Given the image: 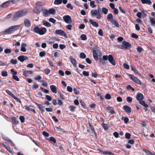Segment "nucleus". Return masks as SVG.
I'll list each match as a JSON object with an SVG mask.
<instances>
[{
    "label": "nucleus",
    "instance_id": "58836bf2",
    "mask_svg": "<svg viewBox=\"0 0 155 155\" xmlns=\"http://www.w3.org/2000/svg\"><path fill=\"white\" fill-rule=\"evenodd\" d=\"M5 53L6 54H9L12 52L11 50L9 48H6L4 50Z\"/></svg>",
    "mask_w": 155,
    "mask_h": 155
},
{
    "label": "nucleus",
    "instance_id": "864d4df0",
    "mask_svg": "<svg viewBox=\"0 0 155 155\" xmlns=\"http://www.w3.org/2000/svg\"><path fill=\"white\" fill-rule=\"evenodd\" d=\"M19 119L21 123H23L24 122L25 118L23 116H20L19 117Z\"/></svg>",
    "mask_w": 155,
    "mask_h": 155
},
{
    "label": "nucleus",
    "instance_id": "680f3d73",
    "mask_svg": "<svg viewBox=\"0 0 155 155\" xmlns=\"http://www.w3.org/2000/svg\"><path fill=\"white\" fill-rule=\"evenodd\" d=\"M41 78H42L41 77L40 75H37L36 77L35 78V79L36 80H39L41 79Z\"/></svg>",
    "mask_w": 155,
    "mask_h": 155
},
{
    "label": "nucleus",
    "instance_id": "37998d69",
    "mask_svg": "<svg viewBox=\"0 0 155 155\" xmlns=\"http://www.w3.org/2000/svg\"><path fill=\"white\" fill-rule=\"evenodd\" d=\"M70 110L72 112L74 111L76 108V107L74 106H71L69 107Z\"/></svg>",
    "mask_w": 155,
    "mask_h": 155
},
{
    "label": "nucleus",
    "instance_id": "79ce46f5",
    "mask_svg": "<svg viewBox=\"0 0 155 155\" xmlns=\"http://www.w3.org/2000/svg\"><path fill=\"white\" fill-rule=\"evenodd\" d=\"M66 7L67 8H70L71 10L73 9V7L72 6L71 4L70 3H68L67 4Z\"/></svg>",
    "mask_w": 155,
    "mask_h": 155
},
{
    "label": "nucleus",
    "instance_id": "412c9836",
    "mask_svg": "<svg viewBox=\"0 0 155 155\" xmlns=\"http://www.w3.org/2000/svg\"><path fill=\"white\" fill-rule=\"evenodd\" d=\"M26 46V44L25 43H23L21 44V51H22L25 52L26 51L25 47Z\"/></svg>",
    "mask_w": 155,
    "mask_h": 155
},
{
    "label": "nucleus",
    "instance_id": "8fccbe9b",
    "mask_svg": "<svg viewBox=\"0 0 155 155\" xmlns=\"http://www.w3.org/2000/svg\"><path fill=\"white\" fill-rule=\"evenodd\" d=\"M44 71L46 74L48 75L50 73V70L48 69L47 68L45 69L44 70Z\"/></svg>",
    "mask_w": 155,
    "mask_h": 155
},
{
    "label": "nucleus",
    "instance_id": "a18cd8bd",
    "mask_svg": "<svg viewBox=\"0 0 155 155\" xmlns=\"http://www.w3.org/2000/svg\"><path fill=\"white\" fill-rule=\"evenodd\" d=\"M17 61L16 59H12L10 61V63L13 64H15L17 63Z\"/></svg>",
    "mask_w": 155,
    "mask_h": 155
},
{
    "label": "nucleus",
    "instance_id": "a211bd4d",
    "mask_svg": "<svg viewBox=\"0 0 155 155\" xmlns=\"http://www.w3.org/2000/svg\"><path fill=\"white\" fill-rule=\"evenodd\" d=\"M13 31L11 27H10L5 29L3 32L5 33L6 34H11L12 32Z\"/></svg>",
    "mask_w": 155,
    "mask_h": 155
},
{
    "label": "nucleus",
    "instance_id": "cd10ccee",
    "mask_svg": "<svg viewBox=\"0 0 155 155\" xmlns=\"http://www.w3.org/2000/svg\"><path fill=\"white\" fill-rule=\"evenodd\" d=\"M143 150L147 155H155V154L152 153L148 150L143 149Z\"/></svg>",
    "mask_w": 155,
    "mask_h": 155
},
{
    "label": "nucleus",
    "instance_id": "2f4dec72",
    "mask_svg": "<svg viewBox=\"0 0 155 155\" xmlns=\"http://www.w3.org/2000/svg\"><path fill=\"white\" fill-rule=\"evenodd\" d=\"M62 2V0H55L54 4L56 5H58L61 4Z\"/></svg>",
    "mask_w": 155,
    "mask_h": 155
},
{
    "label": "nucleus",
    "instance_id": "f8f14e48",
    "mask_svg": "<svg viewBox=\"0 0 155 155\" xmlns=\"http://www.w3.org/2000/svg\"><path fill=\"white\" fill-rule=\"evenodd\" d=\"M89 22L94 27L97 28L99 27L98 24L95 21H94L93 20L91 19L89 20Z\"/></svg>",
    "mask_w": 155,
    "mask_h": 155
},
{
    "label": "nucleus",
    "instance_id": "4c0bfd02",
    "mask_svg": "<svg viewBox=\"0 0 155 155\" xmlns=\"http://www.w3.org/2000/svg\"><path fill=\"white\" fill-rule=\"evenodd\" d=\"M81 38L83 40H86L87 39V38L86 35L82 34L81 36Z\"/></svg>",
    "mask_w": 155,
    "mask_h": 155
},
{
    "label": "nucleus",
    "instance_id": "3c124183",
    "mask_svg": "<svg viewBox=\"0 0 155 155\" xmlns=\"http://www.w3.org/2000/svg\"><path fill=\"white\" fill-rule=\"evenodd\" d=\"M36 95L38 97H41L42 95V94L41 92L38 91L36 93Z\"/></svg>",
    "mask_w": 155,
    "mask_h": 155
},
{
    "label": "nucleus",
    "instance_id": "5fc2aeb1",
    "mask_svg": "<svg viewBox=\"0 0 155 155\" xmlns=\"http://www.w3.org/2000/svg\"><path fill=\"white\" fill-rule=\"evenodd\" d=\"M102 126L105 130H107L108 129V126L107 124L103 123Z\"/></svg>",
    "mask_w": 155,
    "mask_h": 155
},
{
    "label": "nucleus",
    "instance_id": "338daca9",
    "mask_svg": "<svg viewBox=\"0 0 155 155\" xmlns=\"http://www.w3.org/2000/svg\"><path fill=\"white\" fill-rule=\"evenodd\" d=\"M59 47L61 49H63L65 48L66 46L64 45L60 44Z\"/></svg>",
    "mask_w": 155,
    "mask_h": 155
},
{
    "label": "nucleus",
    "instance_id": "473e14b6",
    "mask_svg": "<svg viewBox=\"0 0 155 155\" xmlns=\"http://www.w3.org/2000/svg\"><path fill=\"white\" fill-rule=\"evenodd\" d=\"M2 138L5 140L9 142L12 143V141L7 136H2Z\"/></svg>",
    "mask_w": 155,
    "mask_h": 155
},
{
    "label": "nucleus",
    "instance_id": "0e129e2a",
    "mask_svg": "<svg viewBox=\"0 0 155 155\" xmlns=\"http://www.w3.org/2000/svg\"><path fill=\"white\" fill-rule=\"evenodd\" d=\"M127 142L130 144H133L134 143V140L132 139L129 140Z\"/></svg>",
    "mask_w": 155,
    "mask_h": 155
},
{
    "label": "nucleus",
    "instance_id": "4be33fe9",
    "mask_svg": "<svg viewBox=\"0 0 155 155\" xmlns=\"http://www.w3.org/2000/svg\"><path fill=\"white\" fill-rule=\"evenodd\" d=\"M142 3L143 4H148L151 5L152 4V2L150 0H140Z\"/></svg>",
    "mask_w": 155,
    "mask_h": 155
},
{
    "label": "nucleus",
    "instance_id": "49530a36",
    "mask_svg": "<svg viewBox=\"0 0 155 155\" xmlns=\"http://www.w3.org/2000/svg\"><path fill=\"white\" fill-rule=\"evenodd\" d=\"M12 120L13 123L15 124H18V121L17 120L15 117H13L12 118Z\"/></svg>",
    "mask_w": 155,
    "mask_h": 155
},
{
    "label": "nucleus",
    "instance_id": "423d86ee",
    "mask_svg": "<svg viewBox=\"0 0 155 155\" xmlns=\"http://www.w3.org/2000/svg\"><path fill=\"white\" fill-rule=\"evenodd\" d=\"M55 12V10L54 8H51L47 10L44 9L43 11V15L47 16L50 15H53Z\"/></svg>",
    "mask_w": 155,
    "mask_h": 155
},
{
    "label": "nucleus",
    "instance_id": "7ed1b4c3",
    "mask_svg": "<svg viewBox=\"0 0 155 155\" xmlns=\"http://www.w3.org/2000/svg\"><path fill=\"white\" fill-rule=\"evenodd\" d=\"M143 98V96L142 94L139 93L137 95L136 98L138 101H139V103L145 107H148V105L146 104L145 102L142 100Z\"/></svg>",
    "mask_w": 155,
    "mask_h": 155
},
{
    "label": "nucleus",
    "instance_id": "c9c22d12",
    "mask_svg": "<svg viewBox=\"0 0 155 155\" xmlns=\"http://www.w3.org/2000/svg\"><path fill=\"white\" fill-rule=\"evenodd\" d=\"M6 92L9 95H10L12 97L14 96V95L12 93L11 91L8 90H5Z\"/></svg>",
    "mask_w": 155,
    "mask_h": 155
},
{
    "label": "nucleus",
    "instance_id": "b1692460",
    "mask_svg": "<svg viewBox=\"0 0 155 155\" xmlns=\"http://www.w3.org/2000/svg\"><path fill=\"white\" fill-rule=\"evenodd\" d=\"M41 10V9L40 7H37L35 8L33 10L34 12L38 14L40 13Z\"/></svg>",
    "mask_w": 155,
    "mask_h": 155
},
{
    "label": "nucleus",
    "instance_id": "7c9ffc66",
    "mask_svg": "<svg viewBox=\"0 0 155 155\" xmlns=\"http://www.w3.org/2000/svg\"><path fill=\"white\" fill-rule=\"evenodd\" d=\"M102 12L105 15L107 14L108 12V10L105 7H103L102 8Z\"/></svg>",
    "mask_w": 155,
    "mask_h": 155
},
{
    "label": "nucleus",
    "instance_id": "6ab92c4d",
    "mask_svg": "<svg viewBox=\"0 0 155 155\" xmlns=\"http://www.w3.org/2000/svg\"><path fill=\"white\" fill-rule=\"evenodd\" d=\"M71 63L74 66L76 67L77 66L76 61L75 59L71 57H70L69 58Z\"/></svg>",
    "mask_w": 155,
    "mask_h": 155
},
{
    "label": "nucleus",
    "instance_id": "f03ea898",
    "mask_svg": "<svg viewBox=\"0 0 155 155\" xmlns=\"http://www.w3.org/2000/svg\"><path fill=\"white\" fill-rule=\"evenodd\" d=\"M33 31L35 33L40 35H42L45 34L46 32L47 29L45 27H43L40 29L38 26L36 25H34Z\"/></svg>",
    "mask_w": 155,
    "mask_h": 155
},
{
    "label": "nucleus",
    "instance_id": "a878e982",
    "mask_svg": "<svg viewBox=\"0 0 155 155\" xmlns=\"http://www.w3.org/2000/svg\"><path fill=\"white\" fill-rule=\"evenodd\" d=\"M150 21L151 22V25L152 26L155 25V19L153 18L150 17Z\"/></svg>",
    "mask_w": 155,
    "mask_h": 155
},
{
    "label": "nucleus",
    "instance_id": "bf43d9fd",
    "mask_svg": "<svg viewBox=\"0 0 155 155\" xmlns=\"http://www.w3.org/2000/svg\"><path fill=\"white\" fill-rule=\"evenodd\" d=\"M137 50L138 52L141 53L143 50V49L140 47H138L137 48Z\"/></svg>",
    "mask_w": 155,
    "mask_h": 155
},
{
    "label": "nucleus",
    "instance_id": "6e6d98bb",
    "mask_svg": "<svg viewBox=\"0 0 155 155\" xmlns=\"http://www.w3.org/2000/svg\"><path fill=\"white\" fill-rule=\"evenodd\" d=\"M89 125L91 129V130L92 132L94 133V135L96 136L97 134H96V133L95 132L94 128L92 127V126L90 124H89Z\"/></svg>",
    "mask_w": 155,
    "mask_h": 155
},
{
    "label": "nucleus",
    "instance_id": "e2e57ef3",
    "mask_svg": "<svg viewBox=\"0 0 155 155\" xmlns=\"http://www.w3.org/2000/svg\"><path fill=\"white\" fill-rule=\"evenodd\" d=\"M131 37L133 38H134L136 39L138 37V36L137 35L134 33H132L131 34Z\"/></svg>",
    "mask_w": 155,
    "mask_h": 155
},
{
    "label": "nucleus",
    "instance_id": "9b49d317",
    "mask_svg": "<svg viewBox=\"0 0 155 155\" xmlns=\"http://www.w3.org/2000/svg\"><path fill=\"white\" fill-rule=\"evenodd\" d=\"M24 23L26 27L28 28L31 25L30 21L27 19H25L24 20Z\"/></svg>",
    "mask_w": 155,
    "mask_h": 155
},
{
    "label": "nucleus",
    "instance_id": "c756f323",
    "mask_svg": "<svg viewBox=\"0 0 155 155\" xmlns=\"http://www.w3.org/2000/svg\"><path fill=\"white\" fill-rule=\"evenodd\" d=\"M95 1H91L90 2V6L92 8H94L96 7V5L95 4Z\"/></svg>",
    "mask_w": 155,
    "mask_h": 155
},
{
    "label": "nucleus",
    "instance_id": "f704fd0d",
    "mask_svg": "<svg viewBox=\"0 0 155 155\" xmlns=\"http://www.w3.org/2000/svg\"><path fill=\"white\" fill-rule=\"evenodd\" d=\"M107 109L109 111V112L112 114L115 113V111L111 109V107H108L107 108Z\"/></svg>",
    "mask_w": 155,
    "mask_h": 155
},
{
    "label": "nucleus",
    "instance_id": "6e6552de",
    "mask_svg": "<svg viewBox=\"0 0 155 155\" xmlns=\"http://www.w3.org/2000/svg\"><path fill=\"white\" fill-rule=\"evenodd\" d=\"M63 18L64 21L67 24H71L72 22V19L69 15H64Z\"/></svg>",
    "mask_w": 155,
    "mask_h": 155
},
{
    "label": "nucleus",
    "instance_id": "0eeeda50",
    "mask_svg": "<svg viewBox=\"0 0 155 155\" xmlns=\"http://www.w3.org/2000/svg\"><path fill=\"white\" fill-rule=\"evenodd\" d=\"M129 76L131 79L135 83L138 84H141V81L136 77L132 74H129Z\"/></svg>",
    "mask_w": 155,
    "mask_h": 155
},
{
    "label": "nucleus",
    "instance_id": "4d7b16f0",
    "mask_svg": "<svg viewBox=\"0 0 155 155\" xmlns=\"http://www.w3.org/2000/svg\"><path fill=\"white\" fill-rule=\"evenodd\" d=\"M45 51H41L40 52L39 55L40 57H42L45 56Z\"/></svg>",
    "mask_w": 155,
    "mask_h": 155
},
{
    "label": "nucleus",
    "instance_id": "20e7f679",
    "mask_svg": "<svg viewBox=\"0 0 155 155\" xmlns=\"http://www.w3.org/2000/svg\"><path fill=\"white\" fill-rule=\"evenodd\" d=\"M103 58L104 60L107 61V60L109 61L114 66H115L116 65L115 61L114 58V57L111 54L109 55L108 56L104 55L103 56Z\"/></svg>",
    "mask_w": 155,
    "mask_h": 155
},
{
    "label": "nucleus",
    "instance_id": "603ef678",
    "mask_svg": "<svg viewBox=\"0 0 155 155\" xmlns=\"http://www.w3.org/2000/svg\"><path fill=\"white\" fill-rule=\"evenodd\" d=\"M67 91L69 92H72V88L70 86H67Z\"/></svg>",
    "mask_w": 155,
    "mask_h": 155
},
{
    "label": "nucleus",
    "instance_id": "4468645a",
    "mask_svg": "<svg viewBox=\"0 0 155 155\" xmlns=\"http://www.w3.org/2000/svg\"><path fill=\"white\" fill-rule=\"evenodd\" d=\"M122 44V45L124 46L125 49H127L131 46V44L128 42L124 41L123 42Z\"/></svg>",
    "mask_w": 155,
    "mask_h": 155
},
{
    "label": "nucleus",
    "instance_id": "1a4fd4ad",
    "mask_svg": "<svg viewBox=\"0 0 155 155\" xmlns=\"http://www.w3.org/2000/svg\"><path fill=\"white\" fill-rule=\"evenodd\" d=\"M55 33L57 35L64 36L65 38H67L68 36L66 33L61 29L57 30L55 31Z\"/></svg>",
    "mask_w": 155,
    "mask_h": 155
},
{
    "label": "nucleus",
    "instance_id": "2eb2a0df",
    "mask_svg": "<svg viewBox=\"0 0 155 155\" xmlns=\"http://www.w3.org/2000/svg\"><path fill=\"white\" fill-rule=\"evenodd\" d=\"M50 88L53 93L55 94L57 93V88L56 86L54 85H51L50 86Z\"/></svg>",
    "mask_w": 155,
    "mask_h": 155
},
{
    "label": "nucleus",
    "instance_id": "ea45409f",
    "mask_svg": "<svg viewBox=\"0 0 155 155\" xmlns=\"http://www.w3.org/2000/svg\"><path fill=\"white\" fill-rule=\"evenodd\" d=\"M80 57L81 58L84 59L86 58V55L84 53L81 52L80 53Z\"/></svg>",
    "mask_w": 155,
    "mask_h": 155
},
{
    "label": "nucleus",
    "instance_id": "de8ad7c7",
    "mask_svg": "<svg viewBox=\"0 0 155 155\" xmlns=\"http://www.w3.org/2000/svg\"><path fill=\"white\" fill-rule=\"evenodd\" d=\"M49 21L53 23H55L56 22V20L55 19H54V18H50L49 19Z\"/></svg>",
    "mask_w": 155,
    "mask_h": 155
},
{
    "label": "nucleus",
    "instance_id": "f257e3e1",
    "mask_svg": "<svg viewBox=\"0 0 155 155\" xmlns=\"http://www.w3.org/2000/svg\"><path fill=\"white\" fill-rule=\"evenodd\" d=\"M27 12L26 9L18 11L16 12L12 17V20L14 21L17 20L20 18L25 15Z\"/></svg>",
    "mask_w": 155,
    "mask_h": 155
},
{
    "label": "nucleus",
    "instance_id": "c03bdc74",
    "mask_svg": "<svg viewBox=\"0 0 155 155\" xmlns=\"http://www.w3.org/2000/svg\"><path fill=\"white\" fill-rule=\"evenodd\" d=\"M98 34L101 36H103V32L102 29H100L98 31Z\"/></svg>",
    "mask_w": 155,
    "mask_h": 155
},
{
    "label": "nucleus",
    "instance_id": "bb28decb",
    "mask_svg": "<svg viewBox=\"0 0 155 155\" xmlns=\"http://www.w3.org/2000/svg\"><path fill=\"white\" fill-rule=\"evenodd\" d=\"M43 23L44 25L48 27H50L51 26V24L49 22L45 21H43Z\"/></svg>",
    "mask_w": 155,
    "mask_h": 155
},
{
    "label": "nucleus",
    "instance_id": "39448f33",
    "mask_svg": "<svg viewBox=\"0 0 155 155\" xmlns=\"http://www.w3.org/2000/svg\"><path fill=\"white\" fill-rule=\"evenodd\" d=\"M93 53L94 58L96 61L98 60V56L100 57L102 56V54L98 49H93Z\"/></svg>",
    "mask_w": 155,
    "mask_h": 155
},
{
    "label": "nucleus",
    "instance_id": "f3484780",
    "mask_svg": "<svg viewBox=\"0 0 155 155\" xmlns=\"http://www.w3.org/2000/svg\"><path fill=\"white\" fill-rule=\"evenodd\" d=\"M37 106H38V108L41 110V113H43L45 111V107L42 105L38 104H36Z\"/></svg>",
    "mask_w": 155,
    "mask_h": 155
},
{
    "label": "nucleus",
    "instance_id": "e433bc0d",
    "mask_svg": "<svg viewBox=\"0 0 155 155\" xmlns=\"http://www.w3.org/2000/svg\"><path fill=\"white\" fill-rule=\"evenodd\" d=\"M130 68L131 70L133 71L135 73L138 74V71L135 68L133 67L132 66H131Z\"/></svg>",
    "mask_w": 155,
    "mask_h": 155
},
{
    "label": "nucleus",
    "instance_id": "774afa93",
    "mask_svg": "<svg viewBox=\"0 0 155 155\" xmlns=\"http://www.w3.org/2000/svg\"><path fill=\"white\" fill-rule=\"evenodd\" d=\"M105 98L107 99H110L111 98V96L109 94H107L105 95Z\"/></svg>",
    "mask_w": 155,
    "mask_h": 155
},
{
    "label": "nucleus",
    "instance_id": "aec40b11",
    "mask_svg": "<svg viewBox=\"0 0 155 155\" xmlns=\"http://www.w3.org/2000/svg\"><path fill=\"white\" fill-rule=\"evenodd\" d=\"M123 109L125 110L126 112L127 113H130L131 111V108L127 106H123Z\"/></svg>",
    "mask_w": 155,
    "mask_h": 155
},
{
    "label": "nucleus",
    "instance_id": "c85d7f7f",
    "mask_svg": "<svg viewBox=\"0 0 155 155\" xmlns=\"http://www.w3.org/2000/svg\"><path fill=\"white\" fill-rule=\"evenodd\" d=\"M102 153L105 155H113V154L111 152L108 151H104Z\"/></svg>",
    "mask_w": 155,
    "mask_h": 155
},
{
    "label": "nucleus",
    "instance_id": "393cba45",
    "mask_svg": "<svg viewBox=\"0 0 155 155\" xmlns=\"http://www.w3.org/2000/svg\"><path fill=\"white\" fill-rule=\"evenodd\" d=\"M49 136H45V138L46 139H48L50 141H52L54 143H56V139L53 137H50L49 138H47Z\"/></svg>",
    "mask_w": 155,
    "mask_h": 155
},
{
    "label": "nucleus",
    "instance_id": "052dcab7",
    "mask_svg": "<svg viewBox=\"0 0 155 155\" xmlns=\"http://www.w3.org/2000/svg\"><path fill=\"white\" fill-rule=\"evenodd\" d=\"M124 67V68L127 69H129V65L126 63H124L123 64Z\"/></svg>",
    "mask_w": 155,
    "mask_h": 155
},
{
    "label": "nucleus",
    "instance_id": "a19ab883",
    "mask_svg": "<svg viewBox=\"0 0 155 155\" xmlns=\"http://www.w3.org/2000/svg\"><path fill=\"white\" fill-rule=\"evenodd\" d=\"M8 75L7 72L6 71H2V75L3 77L7 76Z\"/></svg>",
    "mask_w": 155,
    "mask_h": 155
},
{
    "label": "nucleus",
    "instance_id": "dca6fc26",
    "mask_svg": "<svg viewBox=\"0 0 155 155\" xmlns=\"http://www.w3.org/2000/svg\"><path fill=\"white\" fill-rule=\"evenodd\" d=\"M91 13L92 16L97 15L99 13V11L97 10H92L91 11Z\"/></svg>",
    "mask_w": 155,
    "mask_h": 155
},
{
    "label": "nucleus",
    "instance_id": "9d476101",
    "mask_svg": "<svg viewBox=\"0 0 155 155\" xmlns=\"http://www.w3.org/2000/svg\"><path fill=\"white\" fill-rule=\"evenodd\" d=\"M18 59L21 62H23L24 61L28 59V57L23 55H21L18 58Z\"/></svg>",
    "mask_w": 155,
    "mask_h": 155
},
{
    "label": "nucleus",
    "instance_id": "72a5a7b5",
    "mask_svg": "<svg viewBox=\"0 0 155 155\" xmlns=\"http://www.w3.org/2000/svg\"><path fill=\"white\" fill-rule=\"evenodd\" d=\"M111 23L117 27H118L119 26L118 23L114 20Z\"/></svg>",
    "mask_w": 155,
    "mask_h": 155
},
{
    "label": "nucleus",
    "instance_id": "09e8293b",
    "mask_svg": "<svg viewBox=\"0 0 155 155\" xmlns=\"http://www.w3.org/2000/svg\"><path fill=\"white\" fill-rule=\"evenodd\" d=\"M12 78L17 81H18L19 80V78L17 75H13L12 76Z\"/></svg>",
    "mask_w": 155,
    "mask_h": 155
},
{
    "label": "nucleus",
    "instance_id": "69168bd1",
    "mask_svg": "<svg viewBox=\"0 0 155 155\" xmlns=\"http://www.w3.org/2000/svg\"><path fill=\"white\" fill-rule=\"evenodd\" d=\"M46 98L47 99V100L48 101H51L52 100L51 97L48 95H46L45 96Z\"/></svg>",
    "mask_w": 155,
    "mask_h": 155
},
{
    "label": "nucleus",
    "instance_id": "ddd939ff",
    "mask_svg": "<svg viewBox=\"0 0 155 155\" xmlns=\"http://www.w3.org/2000/svg\"><path fill=\"white\" fill-rule=\"evenodd\" d=\"M107 19L108 21L111 22L114 20L113 16L111 13H110L107 15Z\"/></svg>",
    "mask_w": 155,
    "mask_h": 155
},
{
    "label": "nucleus",
    "instance_id": "5701e85b",
    "mask_svg": "<svg viewBox=\"0 0 155 155\" xmlns=\"http://www.w3.org/2000/svg\"><path fill=\"white\" fill-rule=\"evenodd\" d=\"M21 26L20 25H14L11 26L12 29L13 31H14L15 30H18L20 27Z\"/></svg>",
    "mask_w": 155,
    "mask_h": 155
},
{
    "label": "nucleus",
    "instance_id": "13d9d810",
    "mask_svg": "<svg viewBox=\"0 0 155 155\" xmlns=\"http://www.w3.org/2000/svg\"><path fill=\"white\" fill-rule=\"evenodd\" d=\"M83 74L85 76H88L89 75V72L86 71H84L83 72Z\"/></svg>",
    "mask_w": 155,
    "mask_h": 155
}]
</instances>
